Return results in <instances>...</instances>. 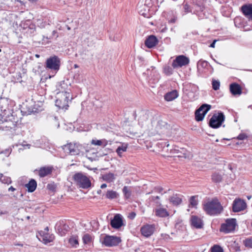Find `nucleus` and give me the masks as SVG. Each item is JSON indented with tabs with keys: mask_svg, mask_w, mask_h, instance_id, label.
Masks as SVG:
<instances>
[{
	"mask_svg": "<svg viewBox=\"0 0 252 252\" xmlns=\"http://www.w3.org/2000/svg\"><path fill=\"white\" fill-rule=\"evenodd\" d=\"M139 124L141 127L145 128V130L151 131V135H155L157 133L159 134H165L166 128L164 127H161L159 124H157L155 127V129L153 130V128L151 127L153 126L152 123L150 120L148 119V115L146 114H144L140 116L139 119Z\"/></svg>",
	"mask_w": 252,
	"mask_h": 252,
	"instance_id": "nucleus-1",
	"label": "nucleus"
},
{
	"mask_svg": "<svg viewBox=\"0 0 252 252\" xmlns=\"http://www.w3.org/2000/svg\"><path fill=\"white\" fill-rule=\"evenodd\" d=\"M203 209L207 214L215 215L221 212L222 207L218 200L213 199L204 204Z\"/></svg>",
	"mask_w": 252,
	"mask_h": 252,
	"instance_id": "nucleus-2",
	"label": "nucleus"
},
{
	"mask_svg": "<svg viewBox=\"0 0 252 252\" xmlns=\"http://www.w3.org/2000/svg\"><path fill=\"white\" fill-rule=\"evenodd\" d=\"M75 184L79 187L87 189L91 187V182L90 179L82 173H77L73 177Z\"/></svg>",
	"mask_w": 252,
	"mask_h": 252,
	"instance_id": "nucleus-3",
	"label": "nucleus"
},
{
	"mask_svg": "<svg viewBox=\"0 0 252 252\" xmlns=\"http://www.w3.org/2000/svg\"><path fill=\"white\" fill-rule=\"evenodd\" d=\"M64 151L70 155H78L80 153H83L84 147L77 143H69L63 147Z\"/></svg>",
	"mask_w": 252,
	"mask_h": 252,
	"instance_id": "nucleus-4",
	"label": "nucleus"
},
{
	"mask_svg": "<svg viewBox=\"0 0 252 252\" xmlns=\"http://www.w3.org/2000/svg\"><path fill=\"white\" fill-rule=\"evenodd\" d=\"M70 94L67 92L61 93L56 100V105L61 109H66L68 107V103Z\"/></svg>",
	"mask_w": 252,
	"mask_h": 252,
	"instance_id": "nucleus-5",
	"label": "nucleus"
},
{
	"mask_svg": "<svg viewBox=\"0 0 252 252\" xmlns=\"http://www.w3.org/2000/svg\"><path fill=\"white\" fill-rule=\"evenodd\" d=\"M225 116L221 112L213 115L209 122V125L214 128L219 127L223 122Z\"/></svg>",
	"mask_w": 252,
	"mask_h": 252,
	"instance_id": "nucleus-6",
	"label": "nucleus"
},
{
	"mask_svg": "<svg viewBox=\"0 0 252 252\" xmlns=\"http://www.w3.org/2000/svg\"><path fill=\"white\" fill-rule=\"evenodd\" d=\"M236 226V220L235 219H227L225 223L221 224L220 231L228 233L233 231Z\"/></svg>",
	"mask_w": 252,
	"mask_h": 252,
	"instance_id": "nucleus-7",
	"label": "nucleus"
},
{
	"mask_svg": "<svg viewBox=\"0 0 252 252\" xmlns=\"http://www.w3.org/2000/svg\"><path fill=\"white\" fill-rule=\"evenodd\" d=\"M211 106L209 104H204L202 105L195 113L196 121H202L207 112L211 109Z\"/></svg>",
	"mask_w": 252,
	"mask_h": 252,
	"instance_id": "nucleus-8",
	"label": "nucleus"
},
{
	"mask_svg": "<svg viewBox=\"0 0 252 252\" xmlns=\"http://www.w3.org/2000/svg\"><path fill=\"white\" fill-rule=\"evenodd\" d=\"M121 240L119 237L114 236H105L102 240V244L106 247H112L118 245Z\"/></svg>",
	"mask_w": 252,
	"mask_h": 252,
	"instance_id": "nucleus-9",
	"label": "nucleus"
},
{
	"mask_svg": "<svg viewBox=\"0 0 252 252\" xmlns=\"http://www.w3.org/2000/svg\"><path fill=\"white\" fill-rule=\"evenodd\" d=\"M60 61L58 57L55 56L46 60V66L51 69L58 70L60 68Z\"/></svg>",
	"mask_w": 252,
	"mask_h": 252,
	"instance_id": "nucleus-10",
	"label": "nucleus"
},
{
	"mask_svg": "<svg viewBox=\"0 0 252 252\" xmlns=\"http://www.w3.org/2000/svg\"><path fill=\"white\" fill-rule=\"evenodd\" d=\"M247 207L245 201L239 198H236L233 202L232 210L234 212H239L244 210Z\"/></svg>",
	"mask_w": 252,
	"mask_h": 252,
	"instance_id": "nucleus-11",
	"label": "nucleus"
},
{
	"mask_svg": "<svg viewBox=\"0 0 252 252\" xmlns=\"http://www.w3.org/2000/svg\"><path fill=\"white\" fill-rule=\"evenodd\" d=\"M189 63V59L183 55H180L176 57L173 61L172 66L174 68L181 67L187 65Z\"/></svg>",
	"mask_w": 252,
	"mask_h": 252,
	"instance_id": "nucleus-12",
	"label": "nucleus"
},
{
	"mask_svg": "<svg viewBox=\"0 0 252 252\" xmlns=\"http://www.w3.org/2000/svg\"><path fill=\"white\" fill-rule=\"evenodd\" d=\"M156 229V225L154 224L144 225L141 228V232L142 234L146 237L151 236Z\"/></svg>",
	"mask_w": 252,
	"mask_h": 252,
	"instance_id": "nucleus-13",
	"label": "nucleus"
},
{
	"mask_svg": "<svg viewBox=\"0 0 252 252\" xmlns=\"http://www.w3.org/2000/svg\"><path fill=\"white\" fill-rule=\"evenodd\" d=\"M111 226L115 229H119L123 225L122 217L121 215H116L111 220Z\"/></svg>",
	"mask_w": 252,
	"mask_h": 252,
	"instance_id": "nucleus-14",
	"label": "nucleus"
},
{
	"mask_svg": "<svg viewBox=\"0 0 252 252\" xmlns=\"http://www.w3.org/2000/svg\"><path fill=\"white\" fill-rule=\"evenodd\" d=\"M159 206L156 208L154 210L155 215L157 217L160 218H165L169 216V213L167 210L163 207H160L161 204H159Z\"/></svg>",
	"mask_w": 252,
	"mask_h": 252,
	"instance_id": "nucleus-15",
	"label": "nucleus"
},
{
	"mask_svg": "<svg viewBox=\"0 0 252 252\" xmlns=\"http://www.w3.org/2000/svg\"><path fill=\"white\" fill-rule=\"evenodd\" d=\"M158 42L157 38L154 35H150L145 41V45L148 48H152L155 47Z\"/></svg>",
	"mask_w": 252,
	"mask_h": 252,
	"instance_id": "nucleus-16",
	"label": "nucleus"
},
{
	"mask_svg": "<svg viewBox=\"0 0 252 252\" xmlns=\"http://www.w3.org/2000/svg\"><path fill=\"white\" fill-rule=\"evenodd\" d=\"M241 9L245 16L252 20V4L244 5L242 6Z\"/></svg>",
	"mask_w": 252,
	"mask_h": 252,
	"instance_id": "nucleus-17",
	"label": "nucleus"
},
{
	"mask_svg": "<svg viewBox=\"0 0 252 252\" xmlns=\"http://www.w3.org/2000/svg\"><path fill=\"white\" fill-rule=\"evenodd\" d=\"M182 151H180L178 148L176 147L173 148L170 150V153L172 155L178 154L177 155L178 157H184L185 158L188 157V154L184 149H181Z\"/></svg>",
	"mask_w": 252,
	"mask_h": 252,
	"instance_id": "nucleus-18",
	"label": "nucleus"
},
{
	"mask_svg": "<svg viewBox=\"0 0 252 252\" xmlns=\"http://www.w3.org/2000/svg\"><path fill=\"white\" fill-rule=\"evenodd\" d=\"M168 200L170 203L175 206L179 205L182 202V199L180 195L177 194L171 196Z\"/></svg>",
	"mask_w": 252,
	"mask_h": 252,
	"instance_id": "nucleus-19",
	"label": "nucleus"
},
{
	"mask_svg": "<svg viewBox=\"0 0 252 252\" xmlns=\"http://www.w3.org/2000/svg\"><path fill=\"white\" fill-rule=\"evenodd\" d=\"M230 91L234 95H240L242 94V89L239 85L233 83L230 85Z\"/></svg>",
	"mask_w": 252,
	"mask_h": 252,
	"instance_id": "nucleus-20",
	"label": "nucleus"
},
{
	"mask_svg": "<svg viewBox=\"0 0 252 252\" xmlns=\"http://www.w3.org/2000/svg\"><path fill=\"white\" fill-rule=\"evenodd\" d=\"M191 224L197 228H201L203 226V222L202 220L196 216H192Z\"/></svg>",
	"mask_w": 252,
	"mask_h": 252,
	"instance_id": "nucleus-21",
	"label": "nucleus"
},
{
	"mask_svg": "<svg viewBox=\"0 0 252 252\" xmlns=\"http://www.w3.org/2000/svg\"><path fill=\"white\" fill-rule=\"evenodd\" d=\"M178 96V94L177 91L174 90L172 92L167 93L165 96L164 98L168 101H172L176 98Z\"/></svg>",
	"mask_w": 252,
	"mask_h": 252,
	"instance_id": "nucleus-22",
	"label": "nucleus"
},
{
	"mask_svg": "<svg viewBox=\"0 0 252 252\" xmlns=\"http://www.w3.org/2000/svg\"><path fill=\"white\" fill-rule=\"evenodd\" d=\"M78 237L72 236L68 239V243L71 247L76 248L79 246Z\"/></svg>",
	"mask_w": 252,
	"mask_h": 252,
	"instance_id": "nucleus-23",
	"label": "nucleus"
},
{
	"mask_svg": "<svg viewBox=\"0 0 252 252\" xmlns=\"http://www.w3.org/2000/svg\"><path fill=\"white\" fill-rule=\"evenodd\" d=\"M102 179L108 183L113 182L115 179V176L112 173H108L102 175Z\"/></svg>",
	"mask_w": 252,
	"mask_h": 252,
	"instance_id": "nucleus-24",
	"label": "nucleus"
},
{
	"mask_svg": "<svg viewBox=\"0 0 252 252\" xmlns=\"http://www.w3.org/2000/svg\"><path fill=\"white\" fill-rule=\"evenodd\" d=\"M52 172V169L50 167H44L41 168L39 171V175L41 177H45L49 174H50Z\"/></svg>",
	"mask_w": 252,
	"mask_h": 252,
	"instance_id": "nucleus-25",
	"label": "nucleus"
},
{
	"mask_svg": "<svg viewBox=\"0 0 252 252\" xmlns=\"http://www.w3.org/2000/svg\"><path fill=\"white\" fill-rule=\"evenodd\" d=\"M25 186L28 188V191L29 192H33L35 190L37 184L36 182L34 180H31L29 183L25 185Z\"/></svg>",
	"mask_w": 252,
	"mask_h": 252,
	"instance_id": "nucleus-26",
	"label": "nucleus"
},
{
	"mask_svg": "<svg viewBox=\"0 0 252 252\" xmlns=\"http://www.w3.org/2000/svg\"><path fill=\"white\" fill-rule=\"evenodd\" d=\"M91 144L95 146H99L104 147L107 145V143L105 140L93 139L91 141Z\"/></svg>",
	"mask_w": 252,
	"mask_h": 252,
	"instance_id": "nucleus-27",
	"label": "nucleus"
},
{
	"mask_svg": "<svg viewBox=\"0 0 252 252\" xmlns=\"http://www.w3.org/2000/svg\"><path fill=\"white\" fill-rule=\"evenodd\" d=\"M119 194L116 191L112 190H108L106 194V197L110 199L117 198Z\"/></svg>",
	"mask_w": 252,
	"mask_h": 252,
	"instance_id": "nucleus-28",
	"label": "nucleus"
},
{
	"mask_svg": "<svg viewBox=\"0 0 252 252\" xmlns=\"http://www.w3.org/2000/svg\"><path fill=\"white\" fill-rule=\"evenodd\" d=\"M127 145L126 144H123L121 146L118 147L116 150V152L118 155L121 157L123 152L126 151Z\"/></svg>",
	"mask_w": 252,
	"mask_h": 252,
	"instance_id": "nucleus-29",
	"label": "nucleus"
},
{
	"mask_svg": "<svg viewBox=\"0 0 252 252\" xmlns=\"http://www.w3.org/2000/svg\"><path fill=\"white\" fill-rule=\"evenodd\" d=\"M222 179V175L218 173L215 172L212 176V179L215 183H219L221 181Z\"/></svg>",
	"mask_w": 252,
	"mask_h": 252,
	"instance_id": "nucleus-30",
	"label": "nucleus"
},
{
	"mask_svg": "<svg viewBox=\"0 0 252 252\" xmlns=\"http://www.w3.org/2000/svg\"><path fill=\"white\" fill-rule=\"evenodd\" d=\"M42 239L45 244H47L53 241L54 236L52 235H50L48 234H46L42 236Z\"/></svg>",
	"mask_w": 252,
	"mask_h": 252,
	"instance_id": "nucleus-31",
	"label": "nucleus"
},
{
	"mask_svg": "<svg viewBox=\"0 0 252 252\" xmlns=\"http://www.w3.org/2000/svg\"><path fill=\"white\" fill-rule=\"evenodd\" d=\"M92 237L89 234H85L82 237V240L85 244L90 243L92 241Z\"/></svg>",
	"mask_w": 252,
	"mask_h": 252,
	"instance_id": "nucleus-32",
	"label": "nucleus"
},
{
	"mask_svg": "<svg viewBox=\"0 0 252 252\" xmlns=\"http://www.w3.org/2000/svg\"><path fill=\"white\" fill-rule=\"evenodd\" d=\"M5 100H0V123L1 122L3 123V121L1 119V115L3 114V112L6 110V106H3V104L5 102Z\"/></svg>",
	"mask_w": 252,
	"mask_h": 252,
	"instance_id": "nucleus-33",
	"label": "nucleus"
},
{
	"mask_svg": "<svg viewBox=\"0 0 252 252\" xmlns=\"http://www.w3.org/2000/svg\"><path fill=\"white\" fill-rule=\"evenodd\" d=\"M0 181L3 184H9L11 183L10 178L3 176L2 174H0Z\"/></svg>",
	"mask_w": 252,
	"mask_h": 252,
	"instance_id": "nucleus-34",
	"label": "nucleus"
},
{
	"mask_svg": "<svg viewBox=\"0 0 252 252\" xmlns=\"http://www.w3.org/2000/svg\"><path fill=\"white\" fill-rule=\"evenodd\" d=\"M123 192L126 198H129L131 196V191L130 190L128 187L125 186L123 189Z\"/></svg>",
	"mask_w": 252,
	"mask_h": 252,
	"instance_id": "nucleus-35",
	"label": "nucleus"
},
{
	"mask_svg": "<svg viewBox=\"0 0 252 252\" xmlns=\"http://www.w3.org/2000/svg\"><path fill=\"white\" fill-rule=\"evenodd\" d=\"M243 244L245 247L252 248V237L248 238L243 241Z\"/></svg>",
	"mask_w": 252,
	"mask_h": 252,
	"instance_id": "nucleus-36",
	"label": "nucleus"
},
{
	"mask_svg": "<svg viewBox=\"0 0 252 252\" xmlns=\"http://www.w3.org/2000/svg\"><path fill=\"white\" fill-rule=\"evenodd\" d=\"M220 86V83L219 81L213 80L212 87L214 90H218L219 89Z\"/></svg>",
	"mask_w": 252,
	"mask_h": 252,
	"instance_id": "nucleus-37",
	"label": "nucleus"
},
{
	"mask_svg": "<svg viewBox=\"0 0 252 252\" xmlns=\"http://www.w3.org/2000/svg\"><path fill=\"white\" fill-rule=\"evenodd\" d=\"M211 252H223V250L220 246L215 245L212 248Z\"/></svg>",
	"mask_w": 252,
	"mask_h": 252,
	"instance_id": "nucleus-38",
	"label": "nucleus"
},
{
	"mask_svg": "<svg viewBox=\"0 0 252 252\" xmlns=\"http://www.w3.org/2000/svg\"><path fill=\"white\" fill-rule=\"evenodd\" d=\"M195 196H191L190 198V204L192 207H195L197 204V201L195 199Z\"/></svg>",
	"mask_w": 252,
	"mask_h": 252,
	"instance_id": "nucleus-39",
	"label": "nucleus"
},
{
	"mask_svg": "<svg viewBox=\"0 0 252 252\" xmlns=\"http://www.w3.org/2000/svg\"><path fill=\"white\" fill-rule=\"evenodd\" d=\"M164 72L167 75H170L172 73V70L169 66H166L164 68Z\"/></svg>",
	"mask_w": 252,
	"mask_h": 252,
	"instance_id": "nucleus-40",
	"label": "nucleus"
},
{
	"mask_svg": "<svg viewBox=\"0 0 252 252\" xmlns=\"http://www.w3.org/2000/svg\"><path fill=\"white\" fill-rule=\"evenodd\" d=\"M198 65L202 67H206L208 65V63L205 61L200 60L198 63Z\"/></svg>",
	"mask_w": 252,
	"mask_h": 252,
	"instance_id": "nucleus-41",
	"label": "nucleus"
},
{
	"mask_svg": "<svg viewBox=\"0 0 252 252\" xmlns=\"http://www.w3.org/2000/svg\"><path fill=\"white\" fill-rule=\"evenodd\" d=\"M247 138V136L244 133H241L240 134L238 137L237 139L239 140H244Z\"/></svg>",
	"mask_w": 252,
	"mask_h": 252,
	"instance_id": "nucleus-42",
	"label": "nucleus"
},
{
	"mask_svg": "<svg viewBox=\"0 0 252 252\" xmlns=\"http://www.w3.org/2000/svg\"><path fill=\"white\" fill-rule=\"evenodd\" d=\"M136 216V214L134 212H131L130 213L129 215H128V217L130 219H133Z\"/></svg>",
	"mask_w": 252,
	"mask_h": 252,
	"instance_id": "nucleus-43",
	"label": "nucleus"
},
{
	"mask_svg": "<svg viewBox=\"0 0 252 252\" xmlns=\"http://www.w3.org/2000/svg\"><path fill=\"white\" fill-rule=\"evenodd\" d=\"M216 41H217V40H214L213 41V42L210 45V47H212V48H215V43H216Z\"/></svg>",
	"mask_w": 252,
	"mask_h": 252,
	"instance_id": "nucleus-44",
	"label": "nucleus"
},
{
	"mask_svg": "<svg viewBox=\"0 0 252 252\" xmlns=\"http://www.w3.org/2000/svg\"><path fill=\"white\" fill-rule=\"evenodd\" d=\"M161 236L163 238V239L165 240H167L169 237V236L167 234H162Z\"/></svg>",
	"mask_w": 252,
	"mask_h": 252,
	"instance_id": "nucleus-45",
	"label": "nucleus"
},
{
	"mask_svg": "<svg viewBox=\"0 0 252 252\" xmlns=\"http://www.w3.org/2000/svg\"><path fill=\"white\" fill-rule=\"evenodd\" d=\"M32 4H36L38 0H28Z\"/></svg>",
	"mask_w": 252,
	"mask_h": 252,
	"instance_id": "nucleus-46",
	"label": "nucleus"
},
{
	"mask_svg": "<svg viewBox=\"0 0 252 252\" xmlns=\"http://www.w3.org/2000/svg\"><path fill=\"white\" fill-rule=\"evenodd\" d=\"M15 190V189L14 188H13L12 186H11L9 189H8V191H14Z\"/></svg>",
	"mask_w": 252,
	"mask_h": 252,
	"instance_id": "nucleus-47",
	"label": "nucleus"
},
{
	"mask_svg": "<svg viewBox=\"0 0 252 252\" xmlns=\"http://www.w3.org/2000/svg\"><path fill=\"white\" fill-rule=\"evenodd\" d=\"M107 187V185L106 184H103L101 185L100 188L101 189H104Z\"/></svg>",
	"mask_w": 252,
	"mask_h": 252,
	"instance_id": "nucleus-48",
	"label": "nucleus"
},
{
	"mask_svg": "<svg viewBox=\"0 0 252 252\" xmlns=\"http://www.w3.org/2000/svg\"><path fill=\"white\" fill-rule=\"evenodd\" d=\"M184 8H185V10L188 12V8H189L188 5L187 4H185Z\"/></svg>",
	"mask_w": 252,
	"mask_h": 252,
	"instance_id": "nucleus-49",
	"label": "nucleus"
},
{
	"mask_svg": "<svg viewBox=\"0 0 252 252\" xmlns=\"http://www.w3.org/2000/svg\"><path fill=\"white\" fill-rule=\"evenodd\" d=\"M159 199V197L158 196H153L152 197V200H155L156 199Z\"/></svg>",
	"mask_w": 252,
	"mask_h": 252,
	"instance_id": "nucleus-50",
	"label": "nucleus"
},
{
	"mask_svg": "<svg viewBox=\"0 0 252 252\" xmlns=\"http://www.w3.org/2000/svg\"><path fill=\"white\" fill-rule=\"evenodd\" d=\"M5 126L6 127L10 128H12V126L11 125H8H8H5Z\"/></svg>",
	"mask_w": 252,
	"mask_h": 252,
	"instance_id": "nucleus-51",
	"label": "nucleus"
},
{
	"mask_svg": "<svg viewBox=\"0 0 252 252\" xmlns=\"http://www.w3.org/2000/svg\"><path fill=\"white\" fill-rule=\"evenodd\" d=\"M24 147H27L28 149H29L30 147V145L27 144V145H24Z\"/></svg>",
	"mask_w": 252,
	"mask_h": 252,
	"instance_id": "nucleus-52",
	"label": "nucleus"
},
{
	"mask_svg": "<svg viewBox=\"0 0 252 252\" xmlns=\"http://www.w3.org/2000/svg\"><path fill=\"white\" fill-rule=\"evenodd\" d=\"M57 33V32L55 31H54L53 32V35H55V34Z\"/></svg>",
	"mask_w": 252,
	"mask_h": 252,
	"instance_id": "nucleus-53",
	"label": "nucleus"
},
{
	"mask_svg": "<svg viewBox=\"0 0 252 252\" xmlns=\"http://www.w3.org/2000/svg\"><path fill=\"white\" fill-rule=\"evenodd\" d=\"M158 191L160 192L162 190V188H158Z\"/></svg>",
	"mask_w": 252,
	"mask_h": 252,
	"instance_id": "nucleus-54",
	"label": "nucleus"
},
{
	"mask_svg": "<svg viewBox=\"0 0 252 252\" xmlns=\"http://www.w3.org/2000/svg\"><path fill=\"white\" fill-rule=\"evenodd\" d=\"M166 147L168 148L169 147V144L168 143H166Z\"/></svg>",
	"mask_w": 252,
	"mask_h": 252,
	"instance_id": "nucleus-55",
	"label": "nucleus"
},
{
	"mask_svg": "<svg viewBox=\"0 0 252 252\" xmlns=\"http://www.w3.org/2000/svg\"><path fill=\"white\" fill-rule=\"evenodd\" d=\"M74 67H75V68H77V67H78V66L77 64H75Z\"/></svg>",
	"mask_w": 252,
	"mask_h": 252,
	"instance_id": "nucleus-56",
	"label": "nucleus"
},
{
	"mask_svg": "<svg viewBox=\"0 0 252 252\" xmlns=\"http://www.w3.org/2000/svg\"><path fill=\"white\" fill-rule=\"evenodd\" d=\"M251 198V196H248V198L249 199H250Z\"/></svg>",
	"mask_w": 252,
	"mask_h": 252,
	"instance_id": "nucleus-57",
	"label": "nucleus"
},
{
	"mask_svg": "<svg viewBox=\"0 0 252 252\" xmlns=\"http://www.w3.org/2000/svg\"><path fill=\"white\" fill-rule=\"evenodd\" d=\"M36 57H39V55H36Z\"/></svg>",
	"mask_w": 252,
	"mask_h": 252,
	"instance_id": "nucleus-58",
	"label": "nucleus"
},
{
	"mask_svg": "<svg viewBox=\"0 0 252 252\" xmlns=\"http://www.w3.org/2000/svg\"><path fill=\"white\" fill-rule=\"evenodd\" d=\"M219 141V140L218 139H217L216 140V142H218Z\"/></svg>",
	"mask_w": 252,
	"mask_h": 252,
	"instance_id": "nucleus-59",
	"label": "nucleus"
},
{
	"mask_svg": "<svg viewBox=\"0 0 252 252\" xmlns=\"http://www.w3.org/2000/svg\"><path fill=\"white\" fill-rule=\"evenodd\" d=\"M11 124H12V126H14V124L12 123Z\"/></svg>",
	"mask_w": 252,
	"mask_h": 252,
	"instance_id": "nucleus-60",
	"label": "nucleus"
},
{
	"mask_svg": "<svg viewBox=\"0 0 252 252\" xmlns=\"http://www.w3.org/2000/svg\"><path fill=\"white\" fill-rule=\"evenodd\" d=\"M251 226H252V223H251Z\"/></svg>",
	"mask_w": 252,
	"mask_h": 252,
	"instance_id": "nucleus-61",
	"label": "nucleus"
},
{
	"mask_svg": "<svg viewBox=\"0 0 252 252\" xmlns=\"http://www.w3.org/2000/svg\"><path fill=\"white\" fill-rule=\"evenodd\" d=\"M1 52V49H0V52Z\"/></svg>",
	"mask_w": 252,
	"mask_h": 252,
	"instance_id": "nucleus-62",
	"label": "nucleus"
}]
</instances>
